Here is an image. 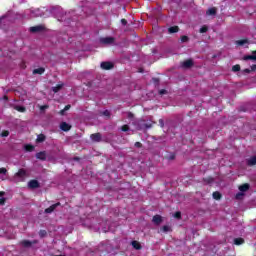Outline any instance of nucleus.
<instances>
[{"mask_svg":"<svg viewBox=\"0 0 256 256\" xmlns=\"http://www.w3.org/2000/svg\"><path fill=\"white\" fill-rule=\"evenodd\" d=\"M171 3H175V5H177V7L181 6V3H183V0H170Z\"/></svg>","mask_w":256,"mask_h":256,"instance_id":"obj_31","label":"nucleus"},{"mask_svg":"<svg viewBox=\"0 0 256 256\" xmlns=\"http://www.w3.org/2000/svg\"><path fill=\"white\" fill-rule=\"evenodd\" d=\"M212 197L216 201H221V198L223 197V195H221V192L215 191V192H213Z\"/></svg>","mask_w":256,"mask_h":256,"instance_id":"obj_17","label":"nucleus"},{"mask_svg":"<svg viewBox=\"0 0 256 256\" xmlns=\"http://www.w3.org/2000/svg\"><path fill=\"white\" fill-rule=\"evenodd\" d=\"M206 15H217V8L212 7L206 11Z\"/></svg>","mask_w":256,"mask_h":256,"instance_id":"obj_20","label":"nucleus"},{"mask_svg":"<svg viewBox=\"0 0 256 256\" xmlns=\"http://www.w3.org/2000/svg\"><path fill=\"white\" fill-rule=\"evenodd\" d=\"M248 167H253L256 165V156H252L250 159L247 160Z\"/></svg>","mask_w":256,"mask_h":256,"instance_id":"obj_16","label":"nucleus"},{"mask_svg":"<svg viewBox=\"0 0 256 256\" xmlns=\"http://www.w3.org/2000/svg\"><path fill=\"white\" fill-rule=\"evenodd\" d=\"M36 159H39L40 161H47V152L41 151L36 153Z\"/></svg>","mask_w":256,"mask_h":256,"instance_id":"obj_6","label":"nucleus"},{"mask_svg":"<svg viewBox=\"0 0 256 256\" xmlns=\"http://www.w3.org/2000/svg\"><path fill=\"white\" fill-rule=\"evenodd\" d=\"M155 125V122H148L145 124V129H151Z\"/></svg>","mask_w":256,"mask_h":256,"instance_id":"obj_34","label":"nucleus"},{"mask_svg":"<svg viewBox=\"0 0 256 256\" xmlns=\"http://www.w3.org/2000/svg\"><path fill=\"white\" fill-rule=\"evenodd\" d=\"M41 109H49V106L48 105H44L41 107Z\"/></svg>","mask_w":256,"mask_h":256,"instance_id":"obj_52","label":"nucleus"},{"mask_svg":"<svg viewBox=\"0 0 256 256\" xmlns=\"http://www.w3.org/2000/svg\"><path fill=\"white\" fill-rule=\"evenodd\" d=\"M152 222L154 225H161V223H163V217H161V215H155L152 218Z\"/></svg>","mask_w":256,"mask_h":256,"instance_id":"obj_7","label":"nucleus"},{"mask_svg":"<svg viewBox=\"0 0 256 256\" xmlns=\"http://www.w3.org/2000/svg\"><path fill=\"white\" fill-rule=\"evenodd\" d=\"M71 109V105H66L65 107H64V111H69Z\"/></svg>","mask_w":256,"mask_h":256,"instance_id":"obj_47","label":"nucleus"},{"mask_svg":"<svg viewBox=\"0 0 256 256\" xmlns=\"http://www.w3.org/2000/svg\"><path fill=\"white\" fill-rule=\"evenodd\" d=\"M61 115H65V109L60 110L59 112Z\"/></svg>","mask_w":256,"mask_h":256,"instance_id":"obj_51","label":"nucleus"},{"mask_svg":"<svg viewBox=\"0 0 256 256\" xmlns=\"http://www.w3.org/2000/svg\"><path fill=\"white\" fill-rule=\"evenodd\" d=\"M243 197V193L239 192L236 194V199H241Z\"/></svg>","mask_w":256,"mask_h":256,"instance_id":"obj_45","label":"nucleus"},{"mask_svg":"<svg viewBox=\"0 0 256 256\" xmlns=\"http://www.w3.org/2000/svg\"><path fill=\"white\" fill-rule=\"evenodd\" d=\"M175 219H181V212L177 211L174 214Z\"/></svg>","mask_w":256,"mask_h":256,"instance_id":"obj_41","label":"nucleus"},{"mask_svg":"<svg viewBox=\"0 0 256 256\" xmlns=\"http://www.w3.org/2000/svg\"><path fill=\"white\" fill-rule=\"evenodd\" d=\"M180 39H181L182 43H187V41H189V36L183 35V36H181Z\"/></svg>","mask_w":256,"mask_h":256,"instance_id":"obj_33","label":"nucleus"},{"mask_svg":"<svg viewBox=\"0 0 256 256\" xmlns=\"http://www.w3.org/2000/svg\"><path fill=\"white\" fill-rule=\"evenodd\" d=\"M25 151H28L29 153H31L32 151H35V146H33L31 144H26Z\"/></svg>","mask_w":256,"mask_h":256,"instance_id":"obj_24","label":"nucleus"},{"mask_svg":"<svg viewBox=\"0 0 256 256\" xmlns=\"http://www.w3.org/2000/svg\"><path fill=\"white\" fill-rule=\"evenodd\" d=\"M168 33H179V26H171L170 28H168Z\"/></svg>","mask_w":256,"mask_h":256,"instance_id":"obj_19","label":"nucleus"},{"mask_svg":"<svg viewBox=\"0 0 256 256\" xmlns=\"http://www.w3.org/2000/svg\"><path fill=\"white\" fill-rule=\"evenodd\" d=\"M232 71L234 73H237L238 71H241V66L239 64H236L232 67Z\"/></svg>","mask_w":256,"mask_h":256,"instance_id":"obj_29","label":"nucleus"},{"mask_svg":"<svg viewBox=\"0 0 256 256\" xmlns=\"http://www.w3.org/2000/svg\"><path fill=\"white\" fill-rule=\"evenodd\" d=\"M159 95H167V90L161 89V90L159 91Z\"/></svg>","mask_w":256,"mask_h":256,"instance_id":"obj_42","label":"nucleus"},{"mask_svg":"<svg viewBox=\"0 0 256 256\" xmlns=\"http://www.w3.org/2000/svg\"><path fill=\"white\" fill-rule=\"evenodd\" d=\"M45 73V68L40 67L33 70L34 75H43Z\"/></svg>","mask_w":256,"mask_h":256,"instance_id":"obj_18","label":"nucleus"},{"mask_svg":"<svg viewBox=\"0 0 256 256\" xmlns=\"http://www.w3.org/2000/svg\"><path fill=\"white\" fill-rule=\"evenodd\" d=\"M60 129L65 132L71 131V125H69L67 122H62L60 124Z\"/></svg>","mask_w":256,"mask_h":256,"instance_id":"obj_12","label":"nucleus"},{"mask_svg":"<svg viewBox=\"0 0 256 256\" xmlns=\"http://www.w3.org/2000/svg\"><path fill=\"white\" fill-rule=\"evenodd\" d=\"M90 139H92V141H94V143H100V141H101V133L91 134Z\"/></svg>","mask_w":256,"mask_h":256,"instance_id":"obj_10","label":"nucleus"},{"mask_svg":"<svg viewBox=\"0 0 256 256\" xmlns=\"http://www.w3.org/2000/svg\"><path fill=\"white\" fill-rule=\"evenodd\" d=\"M249 187L250 185L248 183L242 184L239 186V191H241V193H245L246 191H249Z\"/></svg>","mask_w":256,"mask_h":256,"instance_id":"obj_14","label":"nucleus"},{"mask_svg":"<svg viewBox=\"0 0 256 256\" xmlns=\"http://www.w3.org/2000/svg\"><path fill=\"white\" fill-rule=\"evenodd\" d=\"M39 235H40V237H45L47 235V231L46 230H40Z\"/></svg>","mask_w":256,"mask_h":256,"instance_id":"obj_40","label":"nucleus"},{"mask_svg":"<svg viewBox=\"0 0 256 256\" xmlns=\"http://www.w3.org/2000/svg\"><path fill=\"white\" fill-rule=\"evenodd\" d=\"M5 201H7V199H5V198H0V205H5Z\"/></svg>","mask_w":256,"mask_h":256,"instance_id":"obj_46","label":"nucleus"},{"mask_svg":"<svg viewBox=\"0 0 256 256\" xmlns=\"http://www.w3.org/2000/svg\"><path fill=\"white\" fill-rule=\"evenodd\" d=\"M129 125L125 124L121 127V131H123L124 133H126V131H129Z\"/></svg>","mask_w":256,"mask_h":256,"instance_id":"obj_35","label":"nucleus"},{"mask_svg":"<svg viewBox=\"0 0 256 256\" xmlns=\"http://www.w3.org/2000/svg\"><path fill=\"white\" fill-rule=\"evenodd\" d=\"M170 159H175V155H171V156H170Z\"/></svg>","mask_w":256,"mask_h":256,"instance_id":"obj_54","label":"nucleus"},{"mask_svg":"<svg viewBox=\"0 0 256 256\" xmlns=\"http://www.w3.org/2000/svg\"><path fill=\"white\" fill-rule=\"evenodd\" d=\"M102 115H104V117H111V112H109V110H104Z\"/></svg>","mask_w":256,"mask_h":256,"instance_id":"obj_36","label":"nucleus"},{"mask_svg":"<svg viewBox=\"0 0 256 256\" xmlns=\"http://www.w3.org/2000/svg\"><path fill=\"white\" fill-rule=\"evenodd\" d=\"M243 60L244 61H256V57H255V55H246V56H244L243 57Z\"/></svg>","mask_w":256,"mask_h":256,"instance_id":"obj_21","label":"nucleus"},{"mask_svg":"<svg viewBox=\"0 0 256 256\" xmlns=\"http://www.w3.org/2000/svg\"><path fill=\"white\" fill-rule=\"evenodd\" d=\"M100 67L104 71H110V69H113V67H115V65L112 62L105 61L100 64Z\"/></svg>","mask_w":256,"mask_h":256,"instance_id":"obj_4","label":"nucleus"},{"mask_svg":"<svg viewBox=\"0 0 256 256\" xmlns=\"http://www.w3.org/2000/svg\"><path fill=\"white\" fill-rule=\"evenodd\" d=\"M101 43H104V45H111V43H115V38L113 37L102 38Z\"/></svg>","mask_w":256,"mask_h":256,"instance_id":"obj_8","label":"nucleus"},{"mask_svg":"<svg viewBox=\"0 0 256 256\" xmlns=\"http://www.w3.org/2000/svg\"><path fill=\"white\" fill-rule=\"evenodd\" d=\"M121 24L124 25V26L127 25V19L122 18L121 19Z\"/></svg>","mask_w":256,"mask_h":256,"instance_id":"obj_44","label":"nucleus"},{"mask_svg":"<svg viewBox=\"0 0 256 256\" xmlns=\"http://www.w3.org/2000/svg\"><path fill=\"white\" fill-rule=\"evenodd\" d=\"M245 243V239L243 238H235L234 239V245H243Z\"/></svg>","mask_w":256,"mask_h":256,"instance_id":"obj_23","label":"nucleus"},{"mask_svg":"<svg viewBox=\"0 0 256 256\" xmlns=\"http://www.w3.org/2000/svg\"><path fill=\"white\" fill-rule=\"evenodd\" d=\"M47 28H45V25H37L32 26L29 28L30 33H43V31H46Z\"/></svg>","mask_w":256,"mask_h":256,"instance_id":"obj_1","label":"nucleus"},{"mask_svg":"<svg viewBox=\"0 0 256 256\" xmlns=\"http://www.w3.org/2000/svg\"><path fill=\"white\" fill-rule=\"evenodd\" d=\"M3 99H4V101H9V97H8L7 95H5V96L3 97Z\"/></svg>","mask_w":256,"mask_h":256,"instance_id":"obj_50","label":"nucleus"},{"mask_svg":"<svg viewBox=\"0 0 256 256\" xmlns=\"http://www.w3.org/2000/svg\"><path fill=\"white\" fill-rule=\"evenodd\" d=\"M28 187H30V189H39V187H40L39 181L30 180L29 183H28Z\"/></svg>","mask_w":256,"mask_h":256,"instance_id":"obj_9","label":"nucleus"},{"mask_svg":"<svg viewBox=\"0 0 256 256\" xmlns=\"http://www.w3.org/2000/svg\"><path fill=\"white\" fill-rule=\"evenodd\" d=\"M64 85L65 84L63 83H59L56 86L52 87L53 93H59V91L63 89Z\"/></svg>","mask_w":256,"mask_h":256,"instance_id":"obj_13","label":"nucleus"},{"mask_svg":"<svg viewBox=\"0 0 256 256\" xmlns=\"http://www.w3.org/2000/svg\"><path fill=\"white\" fill-rule=\"evenodd\" d=\"M14 177H17L20 181H25V178L27 177V170L23 168L19 169Z\"/></svg>","mask_w":256,"mask_h":256,"instance_id":"obj_2","label":"nucleus"},{"mask_svg":"<svg viewBox=\"0 0 256 256\" xmlns=\"http://www.w3.org/2000/svg\"><path fill=\"white\" fill-rule=\"evenodd\" d=\"M193 65H195V64H194V62H193L192 59L185 60V61L182 63V67H183L184 69H191V67H193Z\"/></svg>","mask_w":256,"mask_h":256,"instance_id":"obj_5","label":"nucleus"},{"mask_svg":"<svg viewBox=\"0 0 256 256\" xmlns=\"http://www.w3.org/2000/svg\"><path fill=\"white\" fill-rule=\"evenodd\" d=\"M0 175H7V168H0Z\"/></svg>","mask_w":256,"mask_h":256,"instance_id":"obj_39","label":"nucleus"},{"mask_svg":"<svg viewBox=\"0 0 256 256\" xmlns=\"http://www.w3.org/2000/svg\"><path fill=\"white\" fill-rule=\"evenodd\" d=\"M47 136L45 134H39L36 139V143H44L46 141Z\"/></svg>","mask_w":256,"mask_h":256,"instance_id":"obj_15","label":"nucleus"},{"mask_svg":"<svg viewBox=\"0 0 256 256\" xmlns=\"http://www.w3.org/2000/svg\"><path fill=\"white\" fill-rule=\"evenodd\" d=\"M136 125H137V129L139 131H141V130L145 129L146 122H145V120L141 119L136 122Z\"/></svg>","mask_w":256,"mask_h":256,"instance_id":"obj_11","label":"nucleus"},{"mask_svg":"<svg viewBox=\"0 0 256 256\" xmlns=\"http://www.w3.org/2000/svg\"><path fill=\"white\" fill-rule=\"evenodd\" d=\"M132 247H134V249H141V244L137 241H132Z\"/></svg>","mask_w":256,"mask_h":256,"instance_id":"obj_28","label":"nucleus"},{"mask_svg":"<svg viewBox=\"0 0 256 256\" xmlns=\"http://www.w3.org/2000/svg\"><path fill=\"white\" fill-rule=\"evenodd\" d=\"M199 31H200V33H207L209 31V27L202 26Z\"/></svg>","mask_w":256,"mask_h":256,"instance_id":"obj_32","label":"nucleus"},{"mask_svg":"<svg viewBox=\"0 0 256 256\" xmlns=\"http://www.w3.org/2000/svg\"><path fill=\"white\" fill-rule=\"evenodd\" d=\"M58 207H61V202H57L55 204H52L50 207H48L44 210V213L49 215V214L53 213V211H55V209H57Z\"/></svg>","mask_w":256,"mask_h":256,"instance_id":"obj_3","label":"nucleus"},{"mask_svg":"<svg viewBox=\"0 0 256 256\" xmlns=\"http://www.w3.org/2000/svg\"><path fill=\"white\" fill-rule=\"evenodd\" d=\"M159 125L160 127L164 128L165 127V122L163 121V119L159 120Z\"/></svg>","mask_w":256,"mask_h":256,"instance_id":"obj_43","label":"nucleus"},{"mask_svg":"<svg viewBox=\"0 0 256 256\" xmlns=\"http://www.w3.org/2000/svg\"><path fill=\"white\" fill-rule=\"evenodd\" d=\"M243 72H244V73H251V69L246 68V69L243 70Z\"/></svg>","mask_w":256,"mask_h":256,"instance_id":"obj_48","label":"nucleus"},{"mask_svg":"<svg viewBox=\"0 0 256 256\" xmlns=\"http://www.w3.org/2000/svg\"><path fill=\"white\" fill-rule=\"evenodd\" d=\"M250 71H256V64L251 66V70Z\"/></svg>","mask_w":256,"mask_h":256,"instance_id":"obj_49","label":"nucleus"},{"mask_svg":"<svg viewBox=\"0 0 256 256\" xmlns=\"http://www.w3.org/2000/svg\"><path fill=\"white\" fill-rule=\"evenodd\" d=\"M3 195H5V192L1 191L0 192V197H3Z\"/></svg>","mask_w":256,"mask_h":256,"instance_id":"obj_53","label":"nucleus"},{"mask_svg":"<svg viewBox=\"0 0 256 256\" xmlns=\"http://www.w3.org/2000/svg\"><path fill=\"white\" fill-rule=\"evenodd\" d=\"M134 147H136L137 149H141V147H143V144L141 142H135Z\"/></svg>","mask_w":256,"mask_h":256,"instance_id":"obj_38","label":"nucleus"},{"mask_svg":"<svg viewBox=\"0 0 256 256\" xmlns=\"http://www.w3.org/2000/svg\"><path fill=\"white\" fill-rule=\"evenodd\" d=\"M1 137H9V130L2 131Z\"/></svg>","mask_w":256,"mask_h":256,"instance_id":"obj_37","label":"nucleus"},{"mask_svg":"<svg viewBox=\"0 0 256 256\" xmlns=\"http://www.w3.org/2000/svg\"><path fill=\"white\" fill-rule=\"evenodd\" d=\"M204 183H207V185H211V183H213L214 179L213 177H207V178H203Z\"/></svg>","mask_w":256,"mask_h":256,"instance_id":"obj_27","label":"nucleus"},{"mask_svg":"<svg viewBox=\"0 0 256 256\" xmlns=\"http://www.w3.org/2000/svg\"><path fill=\"white\" fill-rule=\"evenodd\" d=\"M161 231H163V233H169V231H171V228L169 226L165 225L161 228Z\"/></svg>","mask_w":256,"mask_h":256,"instance_id":"obj_30","label":"nucleus"},{"mask_svg":"<svg viewBox=\"0 0 256 256\" xmlns=\"http://www.w3.org/2000/svg\"><path fill=\"white\" fill-rule=\"evenodd\" d=\"M14 109L19 113H25L27 111V108H25V106H15Z\"/></svg>","mask_w":256,"mask_h":256,"instance_id":"obj_22","label":"nucleus"},{"mask_svg":"<svg viewBox=\"0 0 256 256\" xmlns=\"http://www.w3.org/2000/svg\"><path fill=\"white\" fill-rule=\"evenodd\" d=\"M246 43H249V40H247V39H242V40L236 41V45H239V46L246 45Z\"/></svg>","mask_w":256,"mask_h":256,"instance_id":"obj_26","label":"nucleus"},{"mask_svg":"<svg viewBox=\"0 0 256 256\" xmlns=\"http://www.w3.org/2000/svg\"><path fill=\"white\" fill-rule=\"evenodd\" d=\"M21 244L23 245V247H31L33 245V242L29 240H23Z\"/></svg>","mask_w":256,"mask_h":256,"instance_id":"obj_25","label":"nucleus"}]
</instances>
